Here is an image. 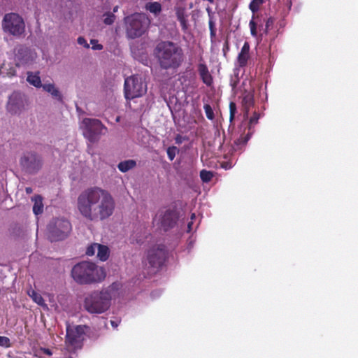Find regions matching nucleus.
Wrapping results in <instances>:
<instances>
[{
	"label": "nucleus",
	"instance_id": "nucleus-8",
	"mask_svg": "<svg viewBox=\"0 0 358 358\" xmlns=\"http://www.w3.org/2000/svg\"><path fill=\"white\" fill-rule=\"evenodd\" d=\"M2 27L5 32L14 36H20L25 31V24L22 17L14 13L4 15Z\"/></svg>",
	"mask_w": 358,
	"mask_h": 358
},
{
	"label": "nucleus",
	"instance_id": "nucleus-39",
	"mask_svg": "<svg viewBox=\"0 0 358 358\" xmlns=\"http://www.w3.org/2000/svg\"><path fill=\"white\" fill-rule=\"evenodd\" d=\"M239 83V78L238 76H234V77L231 78L230 80V86L231 87L232 90H235Z\"/></svg>",
	"mask_w": 358,
	"mask_h": 358
},
{
	"label": "nucleus",
	"instance_id": "nucleus-30",
	"mask_svg": "<svg viewBox=\"0 0 358 358\" xmlns=\"http://www.w3.org/2000/svg\"><path fill=\"white\" fill-rule=\"evenodd\" d=\"M29 295L33 299V300L38 305L44 304V299L39 294L36 293L34 290H31L29 292Z\"/></svg>",
	"mask_w": 358,
	"mask_h": 358
},
{
	"label": "nucleus",
	"instance_id": "nucleus-23",
	"mask_svg": "<svg viewBox=\"0 0 358 358\" xmlns=\"http://www.w3.org/2000/svg\"><path fill=\"white\" fill-rule=\"evenodd\" d=\"M97 257L101 261H106L109 257V249L107 246L99 244L97 246Z\"/></svg>",
	"mask_w": 358,
	"mask_h": 358
},
{
	"label": "nucleus",
	"instance_id": "nucleus-37",
	"mask_svg": "<svg viewBox=\"0 0 358 358\" xmlns=\"http://www.w3.org/2000/svg\"><path fill=\"white\" fill-rule=\"evenodd\" d=\"M0 346L3 348H10L11 346L9 338L0 336Z\"/></svg>",
	"mask_w": 358,
	"mask_h": 358
},
{
	"label": "nucleus",
	"instance_id": "nucleus-11",
	"mask_svg": "<svg viewBox=\"0 0 358 358\" xmlns=\"http://www.w3.org/2000/svg\"><path fill=\"white\" fill-rule=\"evenodd\" d=\"M167 251L164 245H158L152 247L148 251L147 260L151 267L160 268L164 263Z\"/></svg>",
	"mask_w": 358,
	"mask_h": 358
},
{
	"label": "nucleus",
	"instance_id": "nucleus-44",
	"mask_svg": "<svg viewBox=\"0 0 358 358\" xmlns=\"http://www.w3.org/2000/svg\"><path fill=\"white\" fill-rule=\"evenodd\" d=\"M229 43H228V41H226L224 43L223 48H222L223 54L225 57H227V53L229 51Z\"/></svg>",
	"mask_w": 358,
	"mask_h": 358
},
{
	"label": "nucleus",
	"instance_id": "nucleus-1",
	"mask_svg": "<svg viewBox=\"0 0 358 358\" xmlns=\"http://www.w3.org/2000/svg\"><path fill=\"white\" fill-rule=\"evenodd\" d=\"M77 208L86 220L103 221L113 214L115 201L108 191L95 186L85 189L78 195Z\"/></svg>",
	"mask_w": 358,
	"mask_h": 358
},
{
	"label": "nucleus",
	"instance_id": "nucleus-22",
	"mask_svg": "<svg viewBox=\"0 0 358 358\" xmlns=\"http://www.w3.org/2000/svg\"><path fill=\"white\" fill-rule=\"evenodd\" d=\"M136 165V163L134 160L129 159L120 162L117 165V168L121 172L125 173L135 167Z\"/></svg>",
	"mask_w": 358,
	"mask_h": 358
},
{
	"label": "nucleus",
	"instance_id": "nucleus-26",
	"mask_svg": "<svg viewBox=\"0 0 358 358\" xmlns=\"http://www.w3.org/2000/svg\"><path fill=\"white\" fill-rule=\"evenodd\" d=\"M145 8L150 13L157 15L162 11V5L157 1L149 2L146 4Z\"/></svg>",
	"mask_w": 358,
	"mask_h": 358
},
{
	"label": "nucleus",
	"instance_id": "nucleus-31",
	"mask_svg": "<svg viewBox=\"0 0 358 358\" xmlns=\"http://www.w3.org/2000/svg\"><path fill=\"white\" fill-rule=\"evenodd\" d=\"M203 109L207 118L213 120L215 118V115L212 107L209 104H204Z\"/></svg>",
	"mask_w": 358,
	"mask_h": 358
},
{
	"label": "nucleus",
	"instance_id": "nucleus-12",
	"mask_svg": "<svg viewBox=\"0 0 358 358\" xmlns=\"http://www.w3.org/2000/svg\"><path fill=\"white\" fill-rule=\"evenodd\" d=\"M84 330L81 326L66 329V344L73 349L80 348L83 341Z\"/></svg>",
	"mask_w": 358,
	"mask_h": 358
},
{
	"label": "nucleus",
	"instance_id": "nucleus-49",
	"mask_svg": "<svg viewBox=\"0 0 358 358\" xmlns=\"http://www.w3.org/2000/svg\"><path fill=\"white\" fill-rule=\"evenodd\" d=\"M192 222L188 223V228L191 229Z\"/></svg>",
	"mask_w": 358,
	"mask_h": 358
},
{
	"label": "nucleus",
	"instance_id": "nucleus-13",
	"mask_svg": "<svg viewBox=\"0 0 358 358\" xmlns=\"http://www.w3.org/2000/svg\"><path fill=\"white\" fill-rule=\"evenodd\" d=\"M25 103L24 95L20 92H14L9 96L7 110L11 114H19L24 109Z\"/></svg>",
	"mask_w": 358,
	"mask_h": 358
},
{
	"label": "nucleus",
	"instance_id": "nucleus-51",
	"mask_svg": "<svg viewBox=\"0 0 358 358\" xmlns=\"http://www.w3.org/2000/svg\"><path fill=\"white\" fill-rule=\"evenodd\" d=\"M179 138V136H178V137L176 138V141H177L178 143V142H179V141H180V138Z\"/></svg>",
	"mask_w": 358,
	"mask_h": 358
},
{
	"label": "nucleus",
	"instance_id": "nucleus-17",
	"mask_svg": "<svg viewBox=\"0 0 358 358\" xmlns=\"http://www.w3.org/2000/svg\"><path fill=\"white\" fill-rule=\"evenodd\" d=\"M255 103L254 101V94L253 93L249 92H245L243 94L242 99V106L244 113V117L248 118L249 115L250 109L253 107Z\"/></svg>",
	"mask_w": 358,
	"mask_h": 358
},
{
	"label": "nucleus",
	"instance_id": "nucleus-52",
	"mask_svg": "<svg viewBox=\"0 0 358 358\" xmlns=\"http://www.w3.org/2000/svg\"><path fill=\"white\" fill-rule=\"evenodd\" d=\"M195 217V215L194 214H192V219L194 218Z\"/></svg>",
	"mask_w": 358,
	"mask_h": 358
},
{
	"label": "nucleus",
	"instance_id": "nucleus-2",
	"mask_svg": "<svg viewBox=\"0 0 358 358\" xmlns=\"http://www.w3.org/2000/svg\"><path fill=\"white\" fill-rule=\"evenodd\" d=\"M155 55L163 69H176L184 60L182 48L171 41H162L155 48Z\"/></svg>",
	"mask_w": 358,
	"mask_h": 358
},
{
	"label": "nucleus",
	"instance_id": "nucleus-5",
	"mask_svg": "<svg viewBox=\"0 0 358 358\" xmlns=\"http://www.w3.org/2000/svg\"><path fill=\"white\" fill-rule=\"evenodd\" d=\"M148 19L145 15L136 13L126 19L127 36L129 38H136L141 36L145 31Z\"/></svg>",
	"mask_w": 358,
	"mask_h": 358
},
{
	"label": "nucleus",
	"instance_id": "nucleus-29",
	"mask_svg": "<svg viewBox=\"0 0 358 358\" xmlns=\"http://www.w3.org/2000/svg\"><path fill=\"white\" fill-rule=\"evenodd\" d=\"M176 16H177V19L180 22V25L182 27V29L183 30H185L187 29V20H186V17H185V15L184 14L183 12H181V11H178L176 13Z\"/></svg>",
	"mask_w": 358,
	"mask_h": 358
},
{
	"label": "nucleus",
	"instance_id": "nucleus-6",
	"mask_svg": "<svg viewBox=\"0 0 358 358\" xmlns=\"http://www.w3.org/2000/svg\"><path fill=\"white\" fill-rule=\"evenodd\" d=\"M146 92V84L144 83L141 76L134 75L125 79L124 92L127 99L131 100L142 96Z\"/></svg>",
	"mask_w": 358,
	"mask_h": 358
},
{
	"label": "nucleus",
	"instance_id": "nucleus-21",
	"mask_svg": "<svg viewBox=\"0 0 358 358\" xmlns=\"http://www.w3.org/2000/svg\"><path fill=\"white\" fill-rule=\"evenodd\" d=\"M250 138V134L246 135H241L239 138L234 141V150H241L248 143Z\"/></svg>",
	"mask_w": 358,
	"mask_h": 358
},
{
	"label": "nucleus",
	"instance_id": "nucleus-24",
	"mask_svg": "<svg viewBox=\"0 0 358 358\" xmlns=\"http://www.w3.org/2000/svg\"><path fill=\"white\" fill-rule=\"evenodd\" d=\"M0 75L3 77H13L15 75V69L13 66H10V64L3 63L0 66Z\"/></svg>",
	"mask_w": 358,
	"mask_h": 358
},
{
	"label": "nucleus",
	"instance_id": "nucleus-34",
	"mask_svg": "<svg viewBox=\"0 0 358 358\" xmlns=\"http://www.w3.org/2000/svg\"><path fill=\"white\" fill-rule=\"evenodd\" d=\"M236 113V105L234 102L231 101L229 103V121L231 122L235 117Z\"/></svg>",
	"mask_w": 358,
	"mask_h": 358
},
{
	"label": "nucleus",
	"instance_id": "nucleus-40",
	"mask_svg": "<svg viewBox=\"0 0 358 358\" xmlns=\"http://www.w3.org/2000/svg\"><path fill=\"white\" fill-rule=\"evenodd\" d=\"M273 23H274V19L273 17H269L267 19L266 22V25H265V32L267 33L269 29H271V27H273Z\"/></svg>",
	"mask_w": 358,
	"mask_h": 358
},
{
	"label": "nucleus",
	"instance_id": "nucleus-20",
	"mask_svg": "<svg viewBox=\"0 0 358 358\" xmlns=\"http://www.w3.org/2000/svg\"><path fill=\"white\" fill-rule=\"evenodd\" d=\"M27 80L30 85L37 88L41 87L43 85L41 83V78L39 76V72H27Z\"/></svg>",
	"mask_w": 358,
	"mask_h": 358
},
{
	"label": "nucleus",
	"instance_id": "nucleus-48",
	"mask_svg": "<svg viewBox=\"0 0 358 358\" xmlns=\"http://www.w3.org/2000/svg\"><path fill=\"white\" fill-rule=\"evenodd\" d=\"M117 10H118V6H115V7L113 8V12H114V13L117 12Z\"/></svg>",
	"mask_w": 358,
	"mask_h": 358
},
{
	"label": "nucleus",
	"instance_id": "nucleus-9",
	"mask_svg": "<svg viewBox=\"0 0 358 358\" xmlns=\"http://www.w3.org/2000/svg\"><path fill=\"white\" fill-rule=\"evenodd\" d=\"M83 134L91 143L97 141L99 136L107 131V128L97 119L85 118L83 120Z\"/></svg>",
	"mask_w": 358,
	"mask_h": 358
},
{
	"label": "nucleus",
	"instance_id": "nucleus-18",
	"mask_svg": "<svg viewBox=\"0 0 358 358\" xmlns=\"http://www.w3.org/2000/svg\"><path fill=\"white\" fill-rule=\"evenodd\" d=\"M198 71L203 83L207 86H210L213 84V77L209 73L207 66L203 63L199 64L198 65Z\"/></svg>",
	"mask_w": 358,
	"mask_h": 358
},
{
	"label": "nucleus",
	"instance_id": "nucleus-45",
	"mask_svg": "<svg viewBox=\"0 0 358 358\" xmlns=\"http://www.w3.org/2000/svg\"><path fill=\"white\" fill-rule=\"evenodd\" d=\"M25 192H26V193H27V194H31V193L33 192V189H32V188H31V187H27L25 188Z\"/></svg>",
	"mask_w": 358,
	"mask_h": 358
},
{
	"label": "nucleus",
	"instance_id": "nucleus-28",
	"mask_svg": "<svg viewBox=\"0 0 358 358\" xmlns=\"http://www.w3.org/2000/svg\"><path fill=\"white\" fill-rule=\"evenodd\" d=\"M264 2V0H252L249 5V8L253 13H255L259 10Z\"/></svg>",
	"mask_w": 358,
	"mask_h": 358
},
{
	"label": "nucleus",
	"instance_id": "nucleus-35",
	"mask_svg": "<svg viewBox=\"0 0 358 358\" xmlns=\"http://www.w3.org/2000/svg\"><path fill=\"white\" fill-rule=\"evenodd\" d=\"M259 117H260L259 113H258L257 112L255 111L253 115H252V116L250 117V121H249L250 129H251L252 127H253L256 124H257Z\"/></svg>",
	"mask_w": 358,
	"mask_h": 358
},
{
	"label": "nucleus",
	"instance_id": "nucleus-42",
	"mask_svg": "<svg viewBox=\"0 0 358 358\" xmlns=\"http://www.w3.org/2000/svg\"><path fill=\"white\" fill-rule=\"evenodd\" d=\"M78 43L80 45H83L85 48H90V45L89 44L87 43V41L85 40V38L83 36H79L78 38Z\"/></svg>",
	"mask_w": 358,
	"mask_h": 358
},
{
	"label": "nucleus",
	"instance_id": "nucleus-33",
	"mask_svg": "<svg viewBox=\"0 0 358 358\" xmlns=\"http://www.w3.org/2000/svg\"><path fill=\"white\" fill-rule=\"evenodd\" d=\"M178 151V148L176 146H170L167 148L166 153L170 161L174 159Z\"/></svg>",
	"mask_w": 358,
	"mask_h": 358
},
{
	"label": "nucleus",
	"instance_id": "nucleus-43",
	"mask_svg": "<svg viewBox=\"0 0 358 358\" xmlns=\"http://www.w3.org/2000/svg\"><path fill=\"white\" fill-rule=\"evenodd\" d=\"M90 42L93 45V46H92L93 50H101L103 49V45L101 44H99L98 41L96 40L92 39Z\"/></svg>",
	"mask_w": 358,
	"mask_h": 358
},
{
	"label": "nucleus",
	"instance_id": "nucleus-4",
	"mask_svg": "<svg viewBox=\"0 0 358 358\" xmlns=\"http://www.w3.org/2000/svg\"><path fill=\"white\" fill-rule=\"evenodd\" d=\"M114 289L112 286L87 294L83 301L84 309L91 314H101L111 305Z\"/></svg>",
	"mask_w": 358,
	"mask_h": 358
},
{
	"label": "nucleus",
	"instance_id": "nucleus-41",
	"mask_svg": "<svg viewBox=\"0 0 358 358\" xmlns=\"http://www.w3.org/2000/svg\"><path fill=\"white\" fill-rule=\"evenodd\" d=\"M208 24H209V29L210 31V36H211V38H213L215 36V34H216L215 23L213 20H210Z\"/></svg>",
	"mask_w": 358,
	"mask_h": 358
},
{
	"label": "nucleus",
	"instance_id": "nucleus-36",
	"mask_svg": "<svg viewBox=\"0 0 358 358\" xmlns=\"http://www.w3.org/2000/svg\"><path fill=\"white\" fill-rule=\"evenodd\" d=\"M99 243H93L91 245L88 246L86 250V255L87 256H93L95 254L96 250H97V246Z\"/></svg>",
	"mask_w": 358,
	"mask_h": 358
},
{
	"label": "nucleus",
	"instance_id": "nucleus-10",
	"mask_svg": "<svg viewBox=\"0 0 358 358\" xmlns=\"http://www.w3.org/2000/svg\"><path fill=\"white\" fill-rule=\"evenodd\" d=\"M160 227L165 231H167L177 224L179 219V212L176 207L169 208L159 213Z\"/></svg>",
	"mask_w": 358,
	"mask_h": 358
},
{
	"label": "nucleus",
	"instance_id": "nucleus-15",
	"mask_svg": "<svg viewBox=\"0 0 358 358\" xmlns=\"http://www.w3.org/2000/svg\"><path fill=\"white\" fill-rule=\"evenodd\" d=\"M14 54L17 66L27 64L33 59L31 50L24 45H17L14 50Z\"/></svg>",
	"mask_w": 358,
	"mask_h": 358
},
{
	"label": "nucleus",
	"instance_id": "nucleus-14",
	"mask_svg": "<svg viewBox=\"0 0 358 358\" xmlns=\"http://www.w3.org/2000/svg\"><path fill=\"white\" fill-rule=\"evenodd\" d=\"M21 164L30 173H34L41 169L42 162L36 154L28 152L21 159Z\"/></svg>",
	"mask_w": 358,
	"mask_h": 358
},
{
	"label": "nucleus",
	"instance_id": "nucleus-16",
	"mask_svg": "<svg viewBox=\"0 0 358 358\" xmlns=\"http://www.w3.org/2000/svg\"><path fill=\"white\" fill-rule=\"evenodd\" d=\"M250 59V44L245 41L237 57V66L239 68H244L248 64Z\"/></svg>",
	"mask_w": 358,
	"mask_h": 358
},
{
	"label": "nucleus",
	"instance_id": "nucleus-19",
	"mask_svg": "<svg viewBox=\"0 0 358 358\" xmlns=\"http://www.w3.org/2000/svg\"><path fill=\"white\" fill-rule=\"evenodd\" d=\"M41 87H43L45 92L50 93L54 99L58 101L62 100V96L60 92L57 88L55 87L54 84H44L41 86Z\"/></svg>",
	"mask_w": 358,
	"mask_h": 358
},
{
	"label": "nucleus",
	"instance_id": "nucleus-3",
	"mask_svg": "<svg viewBox=\"0 0 358 358\" xmlns=\"http://www.w3.org/2000/svg\"><path fill=\"white\" fill-rule=\"evenodd\" d=\"M71 275L74 281L79 285L98 283L103 281L106 275L103 268L88 261L76 264L72 268Z\"/></svg>",
	"mask_w": 358,
	"mask_h": 358
},
{
	"label": "nucleus",
	"instance_id": "nucleus-27",
	"mask_svg": "<svg viewBox=\"0 0 358 358\" xmlns=\"http://www.w3.org/2000/svg\"><path fill=\"white\" fill-rule=\"evenodd\" d=\"M214 176V173L212 171L203 169L200 171V178L203 182H210Z\"/></svg>",
	"mask_w": 358,
	"mask_h": 358
},
{
	"label": "nucleus",
	"instance_id": "nucleus-32",
	"mask_svg": "<svg viewBox=\"0 0 358 358\" xmlns=\"http://www.w3.org/2000/svg\"><path fill=\"white\" fill-rule=\"evenodd\" d=\"M103 16L105 17L103 22L107 25L112 24L115 20V15L112 13H106Z\"/></svg>",
	"mask_w": 358,
	"mask_h": 358
},
{
	"label": "nucleus",
	"instance_id": "nucleus-7",
	"mask_svg": "<svg viewBox=\"0 0 358 358\" xmlns=\"http://www.w3.org/2000/svg\"><path fill=\"white\" fill-rule=\"evenodd\" d=\"M71 230V224L65 219H55L48 226V237L52 242L64 239Z\"/></svg>",
	"mask_w": 358,
	"mask_h": 358
},
{
	"label": "nucleus",
	"instance_id": "nucleus-38",
	"mask_svg": "<svg viewBox=\"0 0 358 358\" xmlns=\"http://www.w3.org/2000/svg\"><path fill=\"white\" fill-rule=\"evenodd\" d=\"M253 18H254V16L252 17V20H250V22L249 23V26L250 28V33H251L252 36H256L257 34V23L254 21Z\"/></svg>",
	"mask_w": 358,
	"mask_h": 358
},
{
	"label": "nucleus",
	"instance_id": "nucleus-25",
	"mask_svg": "<svg viewBox=\"0 0 358 358\" xmlns=\"http://www.w3.org/2000/svg\"><path fill=\"white\" fill-rule=\"evenodd\" d=\"M34 204L33 206V212L35 215H38L43 213V204L42 201V197L39 195L34 196Z\"/></svg>",
	"mask_w": 358,
	"mask_h": 358
},
{
	"label": "nucleus",
	"instance_id": "nucleus-46",
	"mask_svg": "<svg viewBox=\"0 0 358 358\" xmlns=\"http://www.w3.org/2000/svg\"><path fill=\"white\" fill-rule=\"evenodd\" d=\"M43 352H45V354H46V355H48L49 356L52 355V352H51V350L50 349L45 348L43 350Z\"/></svg>",
	"mask_w": 358,
	"mask_h": 358
},
{
	"label": "nucleus",
	"instance_id": "nucleus-47",
	"mask_svg": "<svg viewBox=\"0 0 358 358\" xmlns=\"http://www.w3.org/2000/svg\"><path fill=\"white\" fill-rule=\"evenodd\" d=\"M110 324L113 326V327L116 328L118 326V322L116 321L111 320Z\"/></svg>",
	"mask_w": 358,
	"mask_h": 358
},
{
	"label": "nucleus",
	"instance_id": "nucleus-50",
	"mask_svg": "<svg viewBox=\"0 0 358 358\" xmlns=\"http://www.w3.org/2000/svg\"><path fill=\"white\" fill-rule=\"evenodd\" d=\"M179 138V136H178V137L176 138V141H177L178 143V142H179V141H180V138Z\"/></svg>",
	"mask_w": 358,
	"mask_h": 358
}]
</instances>
